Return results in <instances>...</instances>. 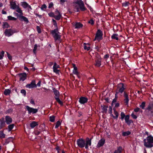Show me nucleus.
<instances>
[{
  "mask_svg": "<svg viewBox=\"0 0 153 153\" xmlns=\"http://www.w3.org/2000/svg\"><path fill=\"white\" fill-rule=\"evenodd\" d=\"M74 9L75 11H79V8L82 11H84L86 10L85 7L83 2L81 0H77L73 3Z\"/></svg>",
  "mask_w": 153,
  "mask_h": 153,
  "instance_id": "nucleus-1",
  "label": "nucleus"
},
{
  "mask_svg": "<svg viewBox=\"0 0 153 153\" xmlns=\"http://www.w3.org/2000/svg\"><path fill=\"white\" fill-rule=\"evenodd\" d=\"M125 89L124 84L123 83H120L117 86V88L116 90V93L115 94V97L114 99L112 101V104H113L114 103L116 102L117 97L116 96L117 94L119 93L122 94Z\"/></svg>",
  "mask_w": 153,
  "mask_h": 153,
  "instance_id": "nucleus-2",
  "label": "nucleus"
},
{
  "mask_svg": "<svg viewBox=\"0 0 153 153\" xmlns=\"http://www.w3.org/2000/svg\"><path fill=\"white\" fill-rule=\"evenodd\" d=\"M144 145L146 147L151 148L153 147V137L148 136L143 140Z\"/></svg>",
  "mask_w": 153,
  "mask_h": 153,
  "instance_id": "nucleus-3",
  "label": "nucleus"
},
{
  "mask_svg": "<svg viewBox=\"0 0 153 153\" xmlns=\"http://www.w3.org/2000/svg\"><path fill=\"white\" fill-rule=\"evenodd\" d=\"M145 112L148 116H153V102H150L146 108Z\"/></svg>",
  "mask_w": 153,
  "mask_h": 153,
  "instance_id": "nucleus-4",
  "label": "nucleus"
},
{
  "mask_svg": "<svg viewBox=\"0 0 153 153\" xmlns=\"http://www.w3.org/2000/svg\"><path fill=\"white\" fill-rule=\"evenodd\" d=\"M58 31V29L57 28L51 30V32L55 41L57 40L60 41L61 39V36L58 34L59 32Z\"/></svg>",
  "mask_w": 153,
  "mask_h": 153,
  "instance_id": "nucleus-5",
  "label": "nucleus"
},
{
  "mask_svg": "<svg viewBox=\"0 0 153 153\" xmlns=\"http://www.w3.org/2000/svg\"><path fill=\"white\" fill-rule=\"evenodd\" d=\"M103 33L100 30H98L96 34L95 39L94 41L96 40L99 41L102 40V36Z\"/></svg>",
  "mask_w": 153,
  "mask_h": 153,
  "instance_id": "nucleus-6",
  "label": "nucleus"
},
{
  "mask_svg": "<svg viewBox=\"0 0 153 153\" xmlns=\"http://www.w3.org/2000/svg\"><path fill=\"white\" fill-rule=\"evenodd\" d=\"M78 146L80 148L84 147L85 145V140L82 139H79L77 140Z\"/></svg>",
  "mask_w": 153,
  "mask_h": 153,
  "instance_id": "nucleus-7",
  "label": "nucleus"
},
{
  "mask_svg": "<svg viewBox=\"0 0 153 153\" xmlns=\"http://www.w3.org/2000/svg\"><path fill=\"white\" fill-rule=\"evenodd\" d=\"M26 108L28 111L29 114H30L31 113H32L33 114H35L38 111V109H34L30 107L27 105L26 106Z\"/></svg>",
  "mask_w": 153,
  "mask_h": 153,
  "instance_id": "nucleus-8",
  "label": "nucleus"
},
{
  "mask_svg": "<svg viewBox=\"0 0 153 153\" xmlns=\"http://www.w3.org/2000/svg\"><path fill=\"white\" fill-rule=\"evenodd\" d=\"M15 32L11 29H6L4 32V33L6 36L8 37L12 35Z\"/></svg>",
  "mask_w": 153,
  "mask_h": 153,
  "instance_id": "nucleus-9",
  "label": "nucleus"
},
{
  "mask_svg": "<svg viewBox=\"0 0 153 153\" xmlns=\"http://www.w3.org/2000/svg\"><path fill=\"white\" fill-rule=\"evenodd\" d=\"M26 87V88H31L36 87V85L35 83V81L34 80H32L31 83L27 84Z\"/></svg>",
  "mask_w": 153,
  "mask_h": 153,
  "instance_id": "nucleus-10",
  "label": "nucleus"
},
{
  "mask_svg": "<svg viewBox=\"0 0 153 153\" xmlns=\"http://www.w3.org/2000/svg\"><path fill=\"white\" fill-rule=\"evenodd\" d=\"M17 15L19 18V19L21 21H24L27 23H28L29 22L28 19L26 17L21 15H19L17 13Z\"/></svg>",
  "mask_w": 153,
  "mask_h": 153,
  "instance_id": "nucleus-11",
  "label": "nucleus"
},
{
  "mask_svg": "<svg viewBox=\"0 0 153 153\" xmlns=\"http://www.w3.org/2000/svg\"><path fill=\"white\" fill-rule=\"evenodd\" d=\"M91 139H89V138L87 137L86 139V141H85V148L88 149V146H90L91 145Z\"/></svg>",
  "mask_w": 153,
  "mask_h": 153,
  "instance_id": "nucleus-12",
  "label": "nucleus"
},
{
  "mask_svg": "<svg viewBox=\"0 0 153 153\" xmlns=\"http://www.w3.org/2000/svg\"><path fill=\"white\" fill-rule=\"evenodd\" d=\"M18 76L19 77L20 81H24L26 79V74L25 73L19 74Z\"/></svg>",
  "mask_w": 153,
  "mask_h": 153,
  "instance_id": "nucleus-13",
  "label": "nucleus"
},
{
  "mask_svg": "<svg viewBox=\"0 0 153 153\" xmlns=\"http://www.w3.org/2000/svg\"><path fill=\"white\" fill-rule=\"evenodd\" d=\"M101 107L102 110V112L103 113L106 114L107 111V108L108 107V106L106 105H101Z\"/></svg>",
  "mask_w": 153,
  "mask_h": 153,
  "instance_id": "nucleus-14",
  "label": "nucleus"
},
{
  "mask_svg": "<svg viewBox=\"0 0 153 153\" xmlns=\"http://www.w3.org/2000/svg\"><path fill=\"white\" fill-rule=\"evenodd\" d=\"M124 96L125 98L124 100V102L125 103H126V105H128V101L129 100L128 95L125 92H124Z\"/></svg>",
  "mask_w": 153,
  "mask_h": 153,
  "instance_id": "nucleus-15",
  "label": "nucleus"
},
{
  "mask_svg": "<svg viewBox=\"0 0 153 153\" xmlns=\"http://www.w3.org/2000/svg\"><path fill=\"white\" fill-rule=\"evenodd\" d=\"M88 100L87 98L82 97L79 98V101L81 104H84L87 102Z\"/></svg>",
  "mask_w": 153,
  "mask_h": 153,
  "instance_id": "nucleus-16",
  "label": "nucleus"
},
{
  "mask_svg": "<svg viewBox=\"0 0 153 153\" xmlns=\"http://www.w3.org/2000/svg\"><path fill=\"white\" fill-rule=\"evenodd\" d=\"M105 143V140L104 139H101L100 140L97 145L98 147H100L103 146Z\"/></svg>",
  "mask_w": 153,
  "mask_h": 153,
  "instance_id": "nucleus-17",
  "label": "nucleus"
},
{
  "mask_svg": "<svg viewBox=\"0 0 153 153\" xmlns=\"http://www.w3.org/2000/svg\"><path fill=\"white\" fill-rule=\"evenodd\" d=\"M95 65L96 66L99 67L101 65V60L100 58L96 59L95 60Z\"/></svg>",
  "mask_w": 153,
  "mask_h": 153,
  "instance_id": "nucleus-18",
  "label": "nucleus"
},
{
  "mask_svg": "<svg viewBox=\"0 0 153 153\" xmlns=\"http://www.w3.org/2000/svg\"><path fill=\"white\" fill-rule=\"evenodd\" d=\"M10 8L13 9H16L18 6L16 5L15 2L10 1Z\"/></svg>",
  "mask_w": 153,
  "mask_h": 153,
  "instance_id": "nucleus-19",
  "label": "nucleus"
},
{
  "mask_svg": "<svg viewBox=\"0 0 153 153\" xmlns=\"http://www.w3.org/2000/svg\"><path fill=\"white\" fill-rule=\"evenodd\" d=\"M5 120L6 123L9 124L12 123V119L9 116H7L5 117Z\"/></svg>",
  "mask_w": 153,
  "mask_h": 153,
  "instance_id": "nucleus-20",
  "label": "nucleus"
},
{
  "mask_svg": "<svg viewBox=\"0 0 153 153\" xmlns=\"http://www.w3.org/2000/svg\"><path fill=\"white\" fill-rule=\"evenodd\" d=\"M53 90L54 94L55 95V97H59V92L56 90L55 88H53Z\"/></svg>",
  "mask_w": 153,
  "mask_h": 153,
  "instance_id": "nucleus-21",
  "label": "nucleus"
},
{
  "mask_svg": "<svg viewBox=\"0 0 153 153\" xmlns=\"http://www.w3.org/2000/svg\"><path fill=\"white\" fill-rule=\"evenodd\" d=\"M38 125V122L36 121H33L30 123V126L32 128H33Z\"/></svg>",
  "mask_w": 153,
  "mask_h": 153,
  "instance_id": "nucleus-22",
  "label": "nucleus"
},
{
  "mask_svg": "<svg viewBox=\"0 0 153 153\" xmlns=\"http://www.w3.org/2000/svg\"><path fill=\"white\" fill-rule=\"evenodd\" d=\"M122 150V148L120 146L117 148V149L116 150L114 153H121Z\"/></svg>",
  "mask_w": 153,
  "mask_h": 153,
  "instance_id": "nucleus-23",
  "label": "nucleus"
},
{
  "mask_svg": "<svg viewBox=\"0 0 153 153\" xmlns=\"http://www.w3.org/2000/svg\"><path fill=\"white\" fill-rule=\"evenodd\" d=\"M75 26V28H80L82 27L83 25L80 22H77L76 23Z\"/></svg>",
  "mask_w": 153,
  "mask_h": 153,
  "instance_id": "nucleus-24",
  "label": "nucleus"
},
{
  "mask_svg": "<svg viewBox=\"0 0 153 153\" xmlns=\"http://www.w3.org/2000/svg\"><path fill=\"white\" fill-rule=\"evenodd\" d=\"M89 83L91 84H96V80L94 78L90 79L89 81Z\"/></svg>",
  "mask_w": 153,
  "mask_h": 153,
  "instance_id": "nucleus-25",
  "label": "nucleus"
},
{
  "mask_svg": "<svg viewBox=\"0 0 153 153\" xmlns=\"http://www.w3.org/2000/svg\"><path fill=\"white\" fill-rule=\"evenodd\" d=\"M111 38L113 39H116L117 40H118L119 38L118 34L117 33L113 34L111 36Z\"/></svg>",
  "mask_w": 153,
  "mask_h": 153,
  "instance_id": "nucleus-26",
  "label": "nucleus"
},
{
  "mask_svg": "<svg viewBox=\"0 0 153 153\" xmlns=\"http://www.w3.org/2000/svg\"><path fill=\"white\" fill-rule=\"evenodd\" d=\"M114 114L115 115V116H114L112 114H111V116L114 119H117L118 117V113L117 111L114 110Z\"/></svg>",
  "mask_w": 153,
  "mask_h": 153,
  "instance_id": "nucleus-27",
  "label": "nucleus"
},
{
  "mask_svg": "<svg viewBox=\"0 0 153 153\" xmlns=\"http://www.w3.org/2000/svg\"><path fill=\"white\" fill-rule=\"evenodd\" d=\"M55 100H56V101L61 105H63V102L62 101H61L59 99V97H55Z\"/></svg>",
  "mask_w": 153,
  "mask_h": 153,
  "instance_id": "nucleus-28",
  "label": "nucleus"
},
{
  "mask_svg": "<svg viewBox=\"0 0 153 153\" xmlns=\"http://www.w3.org/2000/svg\"><path fill=\"white\" fill-rule=\"evenodd\" d=\"M13 138L12 137H9L6 140L5 143L6 144L10 142H12L13 140Z\"/></svg>",
  "mask_w": 153,
  "mask_h": 153,
  "instance_id": "nucleus-29",
  "label": "nucleus"
},
{
  "mask_svg": "<svg viewBox=\"0 0 153 153\" xmlns=\"http://www.w3.org/2000/svg\"><path fill=\"white\" fill-rule=\"evenodd\" d=\"M84 45H85L84 46V49L86 50L87 51L89 50L90 48V45H89V44H88V45H87L85 43H84Z\"/></svg>",
  "mask_w": 153,
  "mask_h": 153,
  "instance_id": "nucleus-30",
  "label": "nucleus"
},
{
  "mask_svg": "<svg viewBox=\"0 0 153 153\" xmlns=\"http://www.w3.org/2000/svg\"><path fill=\"white\" fill-rule=\"evenodd\" d=\"M28 4L26 2H22V5L25 8L27 7Z\"/></svg>",
  "mask_w": 153,
  "mask_h": 153,
  "instance_id": "nucleus-31",
  "label": "nucleus"
},
{
  "mask_svg": "<svg viewBox=\"0 0 153 153\" xmlns=\"http://www.w3.org/2000/svg\"><path fill=\"white\" fill-rule=\"evenodd\" d=\"M146 102H143L141 103V104L140 105V107L143 109H145V107Z\"/></svg>",
  "mask_w": 153,
  "mask_h": 153,
  "instance_id": "nucleus-32",
  "label": "nucleus"
},
{
  "mask_svg": "<svg viewBox=\"0 0 153 153\" xmlns=\"http://www.w3.org/2000/svg\"><path fill=\"white\" fill-rule=\"evenodd\" d=\"M11 92L10 90L9 89H5L4 91V94L5 95H7L10 94Z\"/></svg>",
  "mask_w": 153,
  "mask_h": 153,
  "instance_id": "nucleus-33",
  "label": "nucleus"
},
{
  "mask_svg": "<svg viewBox=\"0 0 153 153\" xmlns=\"http://www.w3.org/2000/svg\"><path fill=\"white\" fill-rule=\"evenodd\" d=\"M55 116L53 115L49 117L50 121L52 122H53L55 121Z\"/></svg>",
  "mask_w": 153,
  "mask_h": 153,
  "instance_id": "nucleus-34",
  "label": "nucleus"
},
{
  "mask_svg": "<svg viewBox=\"0 0 153 153\" xmlns=\"http://www.w3.org/2000/svg\"><path fill=\"white\" fill-rule=\"evenodd\" d=\"M62 16V15L61 13H59V14H58L57 16H55L54 18L57 20H59L60 19Z\"/></svg>",
  "mask_w": 153,
  "mask_h": 153,
  "instance_id": "nucleus-35",
  "label": "nucleus"
},
{
  "mask_svg": "<svg viewBox=\"0 0 153 153\" xmlns=\"http://www.w3.org/2000/svg\"><path fill=\"white\" fill-rule=\"evenodd\" d=\"M9 25L8 24L7 22L4 23L3 25V28H8L9 27Z\"/></svg>",
  "mask_w": 153,
  "mask_h": 153,
  "instance_id": "nucleus-36",
  "label": "nucleus"
},
{
  "mask_svg": "<svg viewBox=\"0 0 153 153\" xmlns=\"http://www.w3.org/2000/svg\"><path fill=\"white\" fill-rule=\"evenodd\" d=\"M14 126V124H11V125H10L8 126V128L9 130V131H10L13 128V127Z\"/></svg>",
  "mask_w": 153,
  "mask_h": 153,
  "instance_id": "nucleus-37",
  "label": "nucleus"
},
{
  "mask_svg": "<svg viewBox=\"0 0 153 153\" xmlns=\"http://www.w3.org/2000/svg\"><path fill=\"white\" fill-rule=\"evenodd\" d=\"M131 133L130 131H127L126 132H124L123 133L122 135L123 136H125L128 135Z\"/></svg>",
  "mask_w": 153,
  "mask_h": 153,
  "instance_id": "nucleus-38",
  "label": "nucleus"
},
{
  "mask_svg": "<svg viewBox=\"0 0 153 153\" xmlns=\"http://www.w3.org/2000/svg\"><path fill=\"white\" fill-rule=\"evenodd\" d=\"M16 9V12L18 13L21 14H22V11L19 7V6H18Z\"/></svg>",
  "mask_w": 153,
  "mask_h": 153,
  "instance_id": "nucleus-39",
  "label": "nucleus"
},
{
  "mask_svg": "<svg viewBox=\"0 0 153 153\" xmlns=\"http://www.w3.org/2000/svg\"><path fill=\"white\" fill-rule=\"evenodd\" d=\"M61 123L59 121H57L56 123L55 126V128H58L59 126L61 125Z\"/></svg>",
  "mask_w": 153,
  "mask_h": 153,
  "instance_id": "nucleus-40",
  "label": "nucleus"
},
{
  "mask_svg": "<svg viewBox=\"0 0 153 153\" xmlns=\"http://www.w3.org/2000/svg\"><path fill=\"white\" fill-rule=\"evenodd\" d=\"M8 19L9 20H16V19L11 16H8L7 17Z\"/></svg>",
  "mask_w": 153,
  "mask_h": 153,
  "instance_id": "nucleus-41",
  "label": "nucleus"
},
{
  "mask_svg": "<svg viewBox=\"0 0 153 153\" xmlns=\"http://www.w3.org/2000/svg\"><path fill=\"white\" fill-rule=\"evenodd\" d=\"M53 68H60V66H59V65H58L56 62H55L54 63V65H53Z\"/></svg>",
  "mask_w": 153,
  "mask_h": 153,
  "instance_id": "nucleus-42",
  "label": "nucleus"
},
{
  "mask_svg": "<svg viewBox=\"0 0 153 153\" xmlns=\"http://www.w3.org/2000/svg\"><path fill=\"white\" fill-rule=\"evenodd\" d=\"M58 68H53V71L56 74H59V70L57 69Z\"/></svg>",
  "mask_w": 153,
  "mask_h": 153,
  "instance_id": "nucleus-43",
  "label": "nucleus"
},
{
  "mask_svg": "<svg viewBox=\"0 0 153 153\" xmlns=\"http://www.w3.org/2000/svg\"><path fill=\"white\" fill-rule=\"evenodd\" d=\"M4 54V52L3 51H2L1 53H0V59H1L3 58Z\"/></svg>",
  "mask_w": 153,
  "mask_h": 153,
  "instance_id": "nucleus-44",
  "label": "nucleus"
},
{
  "mask_svg": "<svg viewBox=\"0 0 153 153\" xmlns=\"http://www.w3.org/2000/svg\"><path fill=\"white\" fill-rule=\"evenodd\" d=\"M37 45L36 44H35L34 47V48L33 49V52L34 53L36 54V51L37 49Z\"/></svg>",
  "mask_w": 153,
  "mask_h": 153,
  "instance_id": "nucleus-45",
  "label": "nucleus"
},
{
  "mask_svg": "<svg viewBox=\"0 0 153 153\" xmlns=\"http://www.w3.org/2000/svg\"><path fill=\"white\" fill-rule=\"evenodd\" d=\"M47 8V6L45 4H43L42 5L41 8V9L43 10H45V9H46Z\"/></svg>",
  "mask_w": 153,
  "mask_h": 153,
  "instance_id": "nucleus-46",
  "label": "nucleus"
},
{
  "mask_svg": "<svg viewBox=\"0 0 153 153\" xmlns=\"http://www.w3.org/2000/svg\"><path fill=\"white\" fill-rule=\"evenodd\" d=\"M5 137V135L2 132H0V137L1 138H4Z\"/></svg>",
  "mask_w": 153,
  "mask_h": 153,
  "instance_id": "nucleus-47",
  "label": "nucleus"
},
{
  "mask_svg": "<svg viewBox=\"0 0 153 153\" xmlns=\"http://www.w3.org/2000/svg\"><path fill=\"white\" fill-rule=\"evenodd\" d=\"M126 116H125V114L123 112H121V119L122 120H123L124 118Z\"/></svg>",
  "mask_w": 153,
  "mask_h": 153,
  "instance_id": "nucleus-48",
  "label": "nucleus"
},
{
  "mask_svg": "<svg viewBox=\"0 0 153 153\" xmlns=\"http://www.w3.org/2000/svg\"><path fill=\"white\" fill-rule=\"evenodd\" d=\"M21 93L23 94L25 96L26 94V91L24 89H22L21 91Z\"/></svg>",
  "mask_w": 153,
  "mask_h": 153,
  "instance_id": "nucleus-49",
  "label": "nucleus"
},
{
  "mask_svg": "<svg viewBox=\"0 0 153 153\" xmlns=\"http://www.w3.org/2000/svg\"><path fill=\"white\" fill-rule=\"evenodd\" d=\"M129 3L128 2H126L123 3V6L124 7H126L128 5Z\"/></svg>",
  "mask_w": 153,
  "mask_h": 153,
  "instance_id": "nucleus-50",
  "label": "nucleus"
},
{
  "mask_svg": "<svg viewBox=\"0 0 153 153\" xmlns=\"http://www.w3.org/2000/svg\"><path fill=\"white\" fill-rule=\"evenodd\" d=\"M49 16L50 17H54L55 16L54 13L53 12H50L48 13Z\"/></svg>",
  "mask_w": 153,
  "mask_h": 153,
  "instance_id": "nucleus-51",
  "label": "nucleus"
},
{
  "mask_svg": "<svg viewBox=\"0 0 153 153\" xmlns=\"http://www.w3.org/2000/svg\"><path fill=\"white\" fill-rule=\"evenodd\" d=\"M129 117L128 115H126L125 118L126 122L129 120Z\"/></svg>",
  "mask_w": 153,
  "mask_h": 153,
  "instance_id": "nucleus-52",
  "label": "nucleus"
},
{
  "mask_svg": "<svg viewBox=\"0 0 153 153\" xmlns=\"http://www.w3.org/2000/svg\"><path fill=\"white\" fill-rule=\"evenodd\" d=\"M4 119L2 118V120H0L1 121V126H4L5 124V122L4 121Z\"/></svg>",
  "mask_w": 153,
  "mask_h": 153,
  "instance_id": "nucleus-53",
  "label": "nucleus"
},
{
  "mask_svg": "<svg viewBox=\"0 0 153 153\" xmlns=\"http://www.w3.org/2000/svg\"><path fill=\"white\" fill-rule=\"evenodd\" d=\"M126 123H127L128 125H130L131 123H133V121L131 120H129L127 122H126Z\"/></svg>",
  "mask_w": 153,
  "mask_h": 153,
  "instance_id": "nucleus-54",
  "label": "nucleus"
},
{
  "mask_svg": "<svg viewBox=\"0 0 153 153\" xmlns=\"http://www.w3.org/2000/svg\"><path fill=\"white\" fill-rule=\"evenodd\" d=\"M108 113L111 114L112 113V109L111 107L110 106L109 107V109H108Z\"/></svg>",
  "mask_w": 153,
  "mask_h": 153,
  "instance_id": "nucleus-55",
  "label": "nucleus"
},
{
  "mask_svg": "<svg viewBox=\"0 0 153 153\" xmlns=\"http://www.w3.org/2000/svg\"><path fill=\"white\" fill-rule=\"evenodd\" d=\"M36 28L37 29V30L38 31V32L39 33H41V29H40V27H39L38 26H37L36 27Z\"/></svg>",
  "mask_w": 153,
  "mask_h": 153,
  "instance_id": "nucleus-56",
  "label": "nucleus"
},
{
  "mask_svg": "<svg viewBox=\"0 0 153 153\" xmlns=\"http://www.w3.org/2000/svg\"><path fill=\"white\" fill-rule=\"evenodd\" d=\"M53 3L52 2H51L49 4V6H48V8H51L53 6Z\"/></svg>",
  "mask_w": 153,
  "mask_h": 153,
  "instance_id": "nucleus-57",
  "label": "nucleus"
},
{
  "mask_svg": "<svg viewBox=\"0 0 153 153\" xmlns=\"http://www.w3.org/2000/svg\"><path fill=\"white\" fill-rule=\"evenodd\" d=\"M88 23L91 24V25L94 24V21L93 19H91L88 21Z\"/></svg>",
  "mask_w": 153,
  "mask_h": 153,
  "instance_id": "nucleus-58",
  "label": "nucleus"
},
{
  "mask_svg": "<svg viewBox=\"0 0 153 153\" xmlns=\"http://www.w3.org/2000/svg\"><path fill=\"white\" fill-rule=\"evenodd\" d=\"M131 116L134 119H136L137 118V117L134 114H131Z\"/></svg>",
  "mask_w": 153,
  "mask_h": 153,
  "instance_id": "nucleus-59",
  "label": "nucleus"
},
{
  "mask_svg": "<svg viewBox=\"0 0 153 153\" xmlns=\"http://www.w3.org/2000/svg\"><path fill=\"white\" fill-rule=\"evenodd\" d=\"M7 53L8 59L10 60H11L12 56H10V55L8 52H7Z\"/></svg>",
  "mask_w": 153,
  "mask_h": 153,
  "instance_id": "nucleus-60",
  "label": "nucleus"
},
{
  "mask_svg": "<svg viewBox=\"0 0 153 153\" xmlns=\"http://www.w3.org/2000/svg\"><path fill=\"white\" fill-rule=\"evenodd\" d=\"M140 109L139 108H137L134 109V111L135 112H138L140 111Z\"/></svg>",
  "mask_w": 153,
  "mask_h": 153,
  "instance_id": "nucleus-61",
  "label": "nucleus"
},
{
  "mask_svg": "<svg viewBox=\"0 0 153 153\" xmlns=\"http://www.w3.org/2000/svg\"><path fill=\"white\" fill-rule=\"evenodd\" d=\"M73 73L74 74L77 75H78L79 74V73L77 70H73Z\"/></svg>",
  "mask_w": 153,
  "mask_h": 153,
  "instance_id": "nucleus-62",
  "label": "nucleus"
},
{
  "mask_svg": "<svg viewBox=\"0 0 153 153\" xmlns=\"http://www.w3.org/2000/svg\"><path fill=\"white\" fill-rule=\"evenodd\" d=\"M30 102L32 104H33L34 105L35 104L34 101L32 99L30 100Z\"/></svg>",
  "mask_w": 153,
  "mask_h": 153,
  "instance_id": "nucleus-63",
  "label": "nucleus"
},
{
  "mask_svg": "<svg viewBox=\"0 0 153 153\" xmlns=\"http://www.w3.org/2000/svg\"><path fill=\"white\" fill-rule=\"evenodd\" d=\"M34 133L36 135H38L40 133V132L38 131H34Z\"/></svg>",
  "mask_w": 153,
  "mask_h": 153,
  "instance_id": "nucleus-64",
  "label": "nucleus"
}]
</instances>
